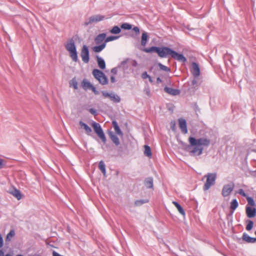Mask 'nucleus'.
<instances>
[{
  "label": "nucleus",
  "mask_w": 256,
  "mask_h": 256,
  "mask_svg": "<svg viewBox=\"0 0 256 256\" xmlns=\"http://www.w3.org/2000/svg\"><path fill=\"white\" fill-rule=\"evenodd\" d=\"M189 144H187L182 140L179 141V144L182 146L183 149L189 152L191 156H199L201 155L204 149V147H208L210 144V140L206 138H196L190 136L188 139Z\"/></svg>",
  "instance_id": "1"
},
{
  "label": "nucleus",
  "mask_w": 256,
  "mask_h": 256,
  "mask_svg": "<svg viewBox=\"0 0 256 256\" xmlns=\"http://www.w3.org/2000/svg\"><path fill=\"white\" fill-rule=\"evenodd\" d=\"M66 49L69 52L70 56L72 60L74 62L78 60L76 47L73 38L69 40L68 42L65 44Z\"/></svg>",
  "instance_id": "2"
},
{
  "label": "nucleus",
  "mask_w": 256,
  "mask_h": 256,
  "mask_svg": "<svg viewBox=\"0 0 256 256\" xmlns=\"http://www.w3.org/2000/svg\"><path fill=\"white\" fill-rule=\"evenodd\" d=\"M94 78L102 85L108 84V79L104 74L100 70L94 69L92 72Z\"/></svg>",
  "instance_id": "3"
},
{
  "label": "nucleus",
  "mask_w": 256,
  "mask_h": 256,
  "mask_svg": "<svg viewBox=\"0 0 256 256\" xmlns=\"http://www.w3.org/2000/svg\"><path fill=\"white\" fill-rule=\"evenodd\" d=\"M216 174L214 173H208L206 176V182L204 184L203 189L204 191L208 190L210 187L214 184L215 182L216 178Z\"/></svg>",
  "instance_id": "4"
},
{
  "label": "nucleus",
  "mask_w": 256,
  "mask_h": 256,
  "mask_svg": "<svg viewBox=\"0 0 256 256\" xmlns=\"http://www.w3.org/2000/svg\"><path fill=\"white\" fill-rule=\"evenodd\" d=\"M92 126L95 132L102 140V142L104 143H106V137L100 125L98 123L93 122L92 124Z\"/></svg>",
  "instance_id": "5"
},
{
  "label": "nucleus",
  "mask_w": 256,
  "mask_h": 256,
  "mask_svg": "<svg viewBox=\"0 0 256 256\" xmlns=\"http://www.w3.org/2000/svg\"><path fill=\"white\" fill-rule=\"evenodd\" d=\"M234 188V184L233 182H231L227 184L224 185L222 191V196L224 197L228 196L233 191Z\"/></svg>",
  "instance_id": "6"
},
{
  "label": "nucleus",
  "mask_w": 256,
  "mask_h": 256,
  "mask_svg": "<svg viewBox=\"0 0 256 256\" xmlns=\"http://www.w3.org/2000/svg\"><path fill=\"white\" fill-rule=\"evenodd\" d=\"M104 16L100 14L92 16L85 20L84 25L85 26H88L92 23L102 21L104 19Z\"/></svg>",
  "instance_id": "7"
},
{
  "label": "nucleus",
  "mask_w": 256,
  "mask_h": 256,
  "mask_svg": "<svg viewBox=\"0 0 256 256\" xmlns=\"http://www.w3.org/2000/svg\"><path fill=\"white\" fill-rule=\"evenodd\" d=\"M80 56L84 62L88 64L90 61V52L88 47L84 45L82 48Z\"/></svg>",
  "instance_id": "8"
},
{
  "label": "nucleus",
  "mask_w": 256,
  "mask_h": 256,
  "mask_svg": "<svg viewBox=\"0 0 256 256\" xmlns=\"http://www.w3.org/2000/svg\"><path fill=\"white\" fill-rule=\"evenodd\" d=\"M173 50L166 46H162L160 48L158 56L160 58H166L169 56H172Z\"/></svg>",
  "instance_id": "9"
},
{
  "label": "nucleus",
  "mask_w": 256,
  "mask_h": 256,
  "mask_svg": "<svg viewBox=\"0 0 256 256\" xmlns=\"http://www.w3.org/2000/svg\"><path fill=\"white\" fill-rule=\"evenodd\" d=\"M102 94L104 97L109 98L111 100L114 102L118 103L120 101V97L118 95H116L113 92L109 93L106 91H102Z\"/></svg>",
  "instance_id": "10"
},
{
  "label": "nucleus",
  "mask_w": 256,
  "mask_h": 256,
  "mask_svg": "<svg viewBox=\"0 0 256 256\" xmlns=\"http://www.w3.org/2000/svg\"><path fill=\"white\" fill-rule=\"evenodd\" d=\"M172 58L182 62H186L187 61L186 58L182 54H178L176 52L173 50L172 56Z\"/></svg>",
  "instance_id": "11"
},
{
  "label": "nucleus",
  "mask_w": 256,
  "mask_h": 256,
  "mask_svg": "<svg viewBox=\"0 0 256 256\" xmlns=\"http://www.w3.org/2000/svg\"><path fill=\"white\" fill-rule=\"evenodd\" d=\"M194 78H198L200 74V69L198 64L195 62L192 63V69L190 70Z\"/></svg>",
  "instance_id": "12"
},
{
  "label": "nucleus",
  "mask_w": 256,
  "mask_h": 256,
  "mask_svg": "<svg viewBox=\"0 0 256 256\" xmlns=\"http://www.w3.org/2000/svg\"><path fill=\"white\" fill-rule=\"evenodd\" d=\"M178 122L179 126L180 129L181 130L182 132L184 134H187L188 130L187 128V124L186 120L182 118H179Z\"/></svg>",
  "instance_id": "13"
},
{
  "label": "nucleus",
  "mask_w": 256,
  "mask_h": 256,
  "mask_svg": "<svg viewBox=\"0 0 256 256\" xmlns=\"http://www.w3.org/2000/svg\"><path fill=\"white\" fill-rule=\"evenodd\" d=\"M8 192L16 198L18 200H20L22 198V194L20 191L14 187L10 189Z\"/></svg>",
  "instance_id": "14"
},
{
  "label": "nucleus",
  "mask_w": 256,
  "mask_h": 256,
  "mask_svg": "<svg viewBox=\"0 0 256 256\" xmlns=\"http://www.w3.org/2000/svg\"><path fill=\"white\" fill-rule=\"evenodd\" d=\"M164 90L168 94L174 96H178L180 94V90H179L168 86L164 87Z\"/></svg>",
  "instance_id": "15"
},
{
  "label": "nucleus",
  "mask_w": 256,
  "mask_h": 256,
  "mask_svg": "<svg viewBox=\"0 0 256 256\" xmlns=\"http://www.w3.org/2000/svg\"><path fill=\"white\" fill-rule=\"evenodd\" d=\"M108 135L110 138L113 143L116 146H118L120 144V142L118 138L112 132L108 131Z\"/></svg>",
  "instance_id": "16"
},
{
  "label": "nucleus",
  "mask_w": 256,
  "mask_h": 256,
  "mask_svg": "<svg viewBox=\"0 0 256 256\" xmlns=\"http://www.w3.org/2000/svg\"><path fill=\"white\" fill-rule=\"evenodd\" d=\"M246 214L249 218H254L256 215V208L250 206L246 207Z\"/></svg>",
  "instance_id": "17"
},
{
  "label": "nucleus",
  "mask_w": 256,
  "mask_h": 256,
  "mask_svg": "<svg viewBox=\"0 0 256 256\" xmlns=\"http://www.w3.org/2000/svg\"><path fill=\"white\" fill-rule=\"evenodd\" d=\"M160 47L156 46H151V47H150L149 48H144L142 50V51H144V52H148V53L154 52L157 53L158 56L159 55V53H160Z\"/></svg>",
  "instance_id": "18"
},
{
  "label": "nucleus",
  "mask_w": 256,
  "mask_h": 256,
  "mask_svg": "<svg viewBox=\"0 0 256 256\" xmlns=\"http://www.w3.org/2000/svg\"><path fill=\"white\" fill-rule=\"evenodd\" d=\"M144 184L147 188L154 189L153 178L152 177H148L145 178Z\"/></svg>",
  "instance_id": "19"
},
{
  "label": "nucleus",
  "mask_w": 256,
  "mask_h": 256,
  "mask_svg": "<svg viewBox=\"0 0 256 256\" xmlns=\"http://www.w3.org/2000/svg\"><path fill=\"white\" fill-rule=\"evenodd\" d=\"M106 37V34L102 33L98 35L94 38V42L96 44H100L105 40Z\"/></svg>",
  "instance_id": "20"
},
{
  "label": "nucleus",
  "mask_w": 256,
  "mask_h": 256,
  "mask_svg": "<svg viewBox=\"0 0 256 256\" xmlns=\"http://www.w3.org/2000/svg\"><path fill=\"white\" fill-rule=\"evenodd\" d=\"M112 125L116 133L120 136H123V133L120 128L118 122L116 120H112Z\"/></svg>",
  "instance_id": "21"
},
{
  "label": "nucleus",
  "mask_w": 256,
  "mask_h": 256,
  "mask_svg": "<svg viewBox=\"0 0 256 256\" xmlns=\"http://www.w3.org/2000/svg\"><path fill=\"white\" fill-rule=\"evenodd\" d=\"M96 59L98 67L102 70H104L106 66L104 60L98 56H96Z\"/></svg>",
  "instance_id": "22"
},
{
  "label": "nucleus",
  "mask_w": 256,
  "mask_h": 256,
  "mask_svg": "<svg viewBox=\"0 0 256 256\" xmlns=\"http://www.w3.org/2000/svg\"><path fill=\"white\" fill-rule=\"evenodd\" d=\"M242 238L244 240L248 243H254L256 242V238L250 237L246 233L243 234Z\"/></svg>",
  "instance_id": "23"
},
{
  "label": "nucleus",
  "mask_w": 256,
  "mask_h": 256,
  "mask_svg": "<svg viewBox=\"0 0 256 256\" xmlns=\"http://www.w3.org/2000/svg\"><path fill=\"white\" fill-rule=\"evenodd\" d=\"M106 46V44L104 42L98 46H93L92 49L95 52H100L105 48Z\"/></svg>",
  "instance_id": "24"
},
{
  "label": "nucleus",
  "mask_w": 256,
  "mask_h": 256,
  "mask_svg": "<svg viewBox=\"0 0 256 256\" xmlns=\"http://www.w3.org/2000/svg\"><path fill=\"white\" fill-rule=\"evenodd\" d=\"M79 124L81 128H84L86 130L88 134H90L92 132V128L87 124L82 121L80 120L79 122Z\"/></svg>",
  "instance_id": "25"
},
{
  "label": "nucleus",
  "mask_w": 256,
  "mask_h": 256,
  "mask_svg": "<svg viewBox=\"0 0 256 256\" xmlns=\"http://www.w3.org/2000/svg\"><path fill=\"white\" fill-rule=\"evenodd\" d=\"M149 39L148 34L146 32H144L142 34V39H141V44L142 46H145Z\"/></svg>",
  "instance_id": "26"
},
{
  "label": "nucleus",
  "mask_w": 256,
  "mask_h": 256,
  "mask_svg": "<svg viewBox=\"0 0 256 256\" xmlns=\"http://www.w3.org/2000/svg\"><path fill=\"white\" fill-rule=\"evenodd\" d=\"M82 86L84 90H87L88 89L90 90L92 87V85L91 84L90 82L88 81L86 79H84L83 80L82 82Z\"/></svg>",
  "instance_id": "27"
},
{
  "label": "nucleus",
  "mask_w": 256,
  "mask_h": 256,
  "mask_svg": "<svg viewBox=\"0 0 256 256\" xmlns=\"http://www.w3.org/2000/svg\"><path fill=\"white\" fill-rule=\"evenodd\" d=\"M172 204L176 208L179 212L183 216H184L186 214L185 212L182 207L180 205V204H179L178 202L176 201H173Z\"/></svg>",
  "instance_id": "28"
},
{
  "label": "nucleus",
  "mask_w": 256,
  "mask_h": 256,
  "mask_svg": "<svg viewBox=\"0 0 256 256\" xmlns=\"http://www.w3.org/2000/svg\"><path fill=\"white\" fill-rule=\"evenodd\" d=\"M144 154L148 156L149 158H151L152 156V154L151 152V148L150 146L148 145H145L144 146Z\"/></svg>",
  "instance_id": "29"
},
{
  "label": "nucleus",
  "mask_w": 256,
  "mask_h": 256,
  "mask_svg": "<svg viewBox=\"0 0 256 256\" xmlns=\"http://www.w3.org/2000/svg\"><path fill=\"white\" fill-rule=\"evenodd\" d=\"M98 168L101 170L103 174L105 176L106 174V166L104 162L102 160H101L99 162Z\"/></svg>",
  "instance_id": "30"
},
{
  "label": "nucleus",
  "mask_w": 256,
  "mask_h": 256,
  "mask_svg": "<svg viewBox=\"0 0 256 256\" xmlns=\"http://www.w3.org/2000/svg\"><path fill=\"white\" fill-rule=\"evenodd\" d=\"M15 235V231L14 230H11L10 232L7 234L6 238V242H9L11 240L12 238Z\"/></svg>",
  "instance_id": "31"
},
{
  "label": "nucleus",
  "mask_w": 256,
  "mask_h": 256,
  "mask_svg": "<svg viewBox=\"0 0 256 256\" xmlns=\"http://www.w3.org/2000/svg\"><path fill=\"white\" fill-rule=\"evenodd\" d=\"M238 206V200L236 199H234L230 202V208L232 210L234 211Z\"/></svg>",
  "instance_id": "32"
},
{
  "label": "nucleus",
  "mask_w": 256,
  "mask_h": 256,
  "mask_svg": "<svg viewBox=\"0 0 256 256\" xmlns=\"http://www.w3.org/2000/svg\"><path fill=\"white\" fill-rule=\"evenodd\" d=\"M121 32V28L117 26H114L110 30V32L112 34H118Z\"/></svg>",
  "instance_id": "33"
},
{
  "label": "nucleus",
  "mask_w": 256,
  "mask_h": 256,
  "mask_svg": "<svg viewBox=\"0 0 256 256\" xmlns=\"http://www.w3.org/2000/svg\"><path fill=\"white\" fill-rule=\"evenodd\" d=\"M148 202V200H136L134 202V205L136 206H140L142 204L147 203Z\"/></svg>",
  "instance_id": "34"
},
{
  "label": "nucleus",
  "mask_w": 256,
  "mask_h": 256,
  "mask_svg": "<svg viewBox=\"0 0 256 256\" xmlns=\"http://www.w3.org/2000/svg\"><path fill=\"white\" fill-rule=\"evenodd\" d=\"M120 37V36H108L106 38L104 42H105L106 44L108 42L117 40Z\"/></svg>",
  "instance_id": "35"
},
{
  "label": "nucleus",
  "mask_w": 256,
  "mask_h": 256,
  "mask_svg": "<svg viewBox=\"0 0 256 256\" xmlns=\"http://www.w3.org/2000/svg\"><path fill=\"white\" fill-rule=\"evenodd\" d=\"M121 29L124 30H130L132 28V25L128 23H123L120 26Z\"/></svg>",
  "instance_id": "36"
},
{
  "label": "nucleus",
  "mask_w": 256,
  "mask_h": 256,
  "mask_svg": "<svg viewBox=\"0 0 256 256\" xmlns=\"http://www.w3.org/2000/svg\"><path fill=\"white\" fill-rule=\"evenodd\" d=\"M158 66H159L160 68L166 72H170V68L167 67L166 66H164V64H162L161 63H158Z\"/></svg>",
  "instance_id": "37"
},
{
  "label": "nucleus",
  "mask_w": 256,
  "mask_h": 256,
  "mask_svg": "<svg viewBox=\"0 0 256 256\" xmlns=\"http://www.w3.org/2000/svg\"><path fill=\"white\" fill-rule=\"evenodd\" d=\"M246 222L248 223L246 226V230H250L252 228H253V226H254V222L251 220H246Z\"/></svg>",
  "instance_id": "38"
},
{
  "label": "nucleus",
  "mask_w": 256,
  "mask_h": 256,
  "mask_svg": "<svg viewBox=\"0 0 256 256\" xmlns=\"http://www.w3.org/2000/svg\"><path fill=\"white\" fill-rule=\"evenodd\" d=\"M129 60V58H126V60L122 61L120 62V66L123 68L124 70H126L128 68V66H126Z\"/></svg>",
  "instance_id": "39"
},
{
  "label": "nucleus",
  "mask_w": 256,
  "mask_h": 256,
  "mask_svg": "<svg viewBox=\"0 0 256 256\" xmlns=\"http://www.w3.org/2000/svg\"><path fill=\"white\" fill-rule=\"evenodd\" d=\"M248 204L251 206H254L255 205V202L254 198L252 197L247 196L246 198Z\"/></svg>",
  "instance_id": "40"
},
{
  "label": "nucleus",
  "mask_w": 256,
  "mask_h": 256,
  "mask_svg": "<svg viewBox=\"0 0 256 256\" xmlns=\"http://www.w3.org/2000/svg\"><path fill=\"white\" fill-rule=\"evenodd\" d=\"M238 193L245 198H246L248 196L247 194L245 193L244 191L242 188L238 190Z\"/></svg>",
  "instance_id": "41"
},
{
  "label": "nucleus",
  "mask_w": 256,
  "mask_h": 256,
  "mask_svg": "<svg viewBox=\"0 0 256 256\" xmlns=\"http://www.w3.org/2000/svg\"><path fill=\"white\" fill-rule=\"evenodd\" d=\"M192 84L194 88H198V80L196 79V78L192 80Z\"/></svg>",
  "instance_id": "42"
},
{
  "label": "nucleus",
  "mask_w": 256,
  "mask_h": 256,
  "mask_svg": "<svg viewBox=\"0 0 256 256\" xmlns=\"http://www.w3.org/2000/svg\"><path fill=\"white\" fill-rule=\"evenodd\" d=\"M72 84H71L72 85L74 88L75 90H77L78 88V82H77L76 80L74 79H72Z\"/></svg>",
  "instance_id": "43"
},
{
  "label": "nucleus",
  "mask_w": 256,
  "mask_h": 256,
  "mask_svg": "<svg viewBox=\"0 0 256 256\" xmlns=\"http://www.w3.org/2000/svg\"><path fill=\"white\" fill-rule=\"evenodd\" d=\"M170 128L171 129L173 130V131H175L176 130V128H175V126H176V124H175V122L174 121H172L170 124Z\"/></svg>",
  "instance_id": "44"
},
{
  "label": "nucleus",
  "mask_w": 256,
  "mask_h": 256,
  "mask_svg": "<svg viewBox=\"0 0 256 256\" xmlns=\"http://www.w3.org/2000/svg\"><path fill=\"white\" fill-rule=\"evenodd\" d=\"M150 76H149L148 74H147V72H144L142 74V78L144 79H146V78H148V77Z\"/></svg>",
  "instance_id": "45"
},
{
  "label": "nucleus",
  "mask_w": 256,
  "mask_h": 256,
  "mask_svg": "<svg viewBox=\"0 0 256 256\" xmlns=\"http://www.w3.org/2000/svg\"><path fill=\"white\" fill-rule=\"evenodd\" d=\"M90 90H92L95 94H99V92L96 90V88L94 86H92Z\"/></svg>",
  "instance_id": "46"
},
{
  "label": "nucleus",
  "mask_w": 256,
  "mask_h": 256,
  "mask_svg": "<svg viewBox=\"0 0 256 256\" xmlns=\"http://www.w3.org/2000/svg\"><path fill=\"white\" fill-rule=\"evenodd\" d=\"M89 112L92 114L94 116H96L97 114L96 110H94V108H90L89 110Z\"/></svg>",
  "instance_id": "47"
},
{
  "label": "nucleus",
  "mask_w": 256,
  "mask_h": 256,
  "mask_svg": "<svg viewBox=\"0 0 256 256\" xmlns=\"http://www.w3.org/2000/svg\"><path fill=\"white\" fill-rule=\"evenodd\" d=\"M4 166L5 164H4V160L0 158V169L4 168Z\"/></svg>",
  "instance_id": "48"
},
{
  "label": "nucleus",
  "mask_w": 256,
  "mask_h": 256,
  "mask_svg": "<svg viewBox=\"0 0 256 256\" xmlns=\"http://www.w3.org/2000/svg\"><path fill=\"white\" fill-rule=\"evenodd\" d=\"M132 30L136 32V34H139L140 33V28L138 26H134Z\"/></svg>",
  "instance_id": "49"
},
{
  "label": "nucleus",
  "mask_w": 256,
  "mask_h": 256,
  "mask_svg": "<svg viewBox=\"0 0 256 256\" xmlns=\"http://www.w3.org/2000/svg\"><path fill=\"white\" fill-rule=\"evenodd\" d=\"M4 246V240L2 234H0V248H2Z\"/></svg>",
  "instance_id": "50"
},
{
  "label": "nucleus",
  "mask_w": 256,
  "mask_h": 256,
  "mask_svg": "<svg viewBox=\"0 0 256 256\" xmlns=\"http://www.w3.org/2000/svg\"><path fill=\"white\" fill-rule=\"evenodd\" d=\"M144 92L147 96H150V91L149 88H146L144 90Z\"/></svg>",
  "instance_id": "51"
},
{
  "label": "nucleus",
  "mask_w": 256,
  "mask_h": 256,
  "mask_svg": "<svg viewBox=\"0 0 256 256\" xmlns=\"http://www.w3.org/2000/svg\"><path fill=\"white\" fill-rule=\"evenodd\" d=\"M111 72L114 74H116L117 72V69L116 68H114L112 69Z\"/></svg>",
  "instance_id": "52"
},
{
  "label": "nucleus",
  "mask_w": 256,
  "mask_h": 256,
  "mask_svg": "<svg viewBox=\"0 0 256 256\" xmlns=\"http://www.w3.org/2000/svg\"><path fill=\"white\" fill-rule=\"evenodd\" d=\"M138 62H137L136 60H134L133 62H132V66H134V67H136L138 66Z\"/></svg>",
  "instance_id": "53"
},
{
  "label": "nucleus",
  "mask_w": 256,
  "mask_h": 256,
  "mask_svg": "<svg viewBox=\"0 0 256 256\" xmlns=\"http://www.w3.org/2000/svg\"><path fill=\"white\" fill-rule=\"evenodd\" d=\"M110 81L112 83H114L116 82V78L114 76H111L110 77Z\"/></svg>",
  "instance_id": "54"
},
{
  "label": "nucleus",
  "mask_w": 256,
  "mask_h": 256,
  "mask_svg": "<svg viewBox=\"0 0 256 256\" xmlns=\"http://www.w3.org/2000/svg\"><path fill=\"white\" fill-rule=\"evenodd\" d=\"M162 82V80H161V78L160 77H158L156 78V82L158 84H160V83H161Z\"/></svg>",
  "instance_id": "55"
},
{
  "label": "nucleus",
  "mask_w": 256,
  "mask_h": 256,
  "mask_svg": "<svg viewBox=\"0 0 256 256\" xmlns=\"http://www.w3.org/2000/svg\"><path fill=\"white\" fill-rule=\"evenodd\" d=\"M4 252L0 250V256H4Z\"/></svg>",
  "instance_id": "56"
},
{
  "label": "nucleus",
  "mask_w": 256,
  "mask_h": 256,
  "mask_svg": "<svg viewBox=\"0 0 256 256\" xmlns=\"http://www.w3.org/2000/svg\"><path fill=\"white\" fill-rule=\"evenodd\" d=\"M148 80H149L150 82H152V78L150 77V76L148 77Z\"/></svg>",
  "instance_id": "57"
},
{
  "label": "nucleus",
  "mask_w": 256,
  "mask_h": 256,
  "mask_svg": "<svg viewBox=\"0 0 256 256\" xmlns=\"http://www.w3.org/2000/svg\"><path fill=\"white\" fill-rule=\"evenodd\" d=\"M4 256H12L10 254H4Z\"/></svg>",
  "instance_id": "58"
},
{
  "label": "nucleus",
  "mask_w": 256,
  "mask_h": 256,
  "mask_svg": "<svg viewBox=\"0 0 256 256\" xmlns=\"http://www.w3.org/2000/svg\"><path fill=\"white\" fill-rule=\"evenodd\" d=\"M22 256V255H21V254H18V256Z\"/></svg>",
  "instance_id": "59"
}]
</instances>
